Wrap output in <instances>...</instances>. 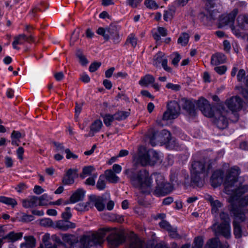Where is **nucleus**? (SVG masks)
Returning <instances> with one entry per match:
<instances>
[{
  "label": "nucleus",
  "instance_id": "nucleus-1",
  "mask_svg": "<svg viewBox=\"0 0 248 248\" xmlns=\"http://www.w3.org/2000/svg\"><path fill=\"white\" fill-rule=\"evenodd\" d=\"M240 173L239 167L234 166L231 168L228 172L224 182L225 192L231 195V202L234 205V202L238 200L243 194L248 191V185H238V176Z\"/></svg>",
  "mask_w": 248,
  "mask_h": 248
},
{
  "label": "nucleus",
  "instance_id": "nucleus-2",
  "mask_svg": "<svg viewBox=\"0 0 248 248\" xmlns=\"http://www.w3.org/2000/svg\"><path fill=\"white\" fill-rule=\"evenodd\" d=\"M124 173L130 180L131 184L142 193L149 194L151 192L153 179L148 170L145 169L137 170L130 169L125 170Z\"/></svg>",
  "mask_w": 248,
  "mask_h": 248
},
{
  "label": "nucleus",
  "instance_id": "nucleus-3",
  "mask_svg": "<svg viewBox=\"0 0 248 248\" xmlns=\"http://www.w3.org/2000/svg\"><path fill=\"white\" fill-rule=\"evenodd\" d=\"M182 102L183 109L190 115L193 116L195 114V105L196 104L204 116L209 118H212L215 116L216 107L211 105L204 98L201 97L197 101L183 98L182 99Z\"/></svg>",
  "mask_w": 248,
  "mask_h": 248
},
{
  "label": "nucleus",
  "instance_id": "nucleus-4",
  "mask_svg": "<svg viewBox=\"0 0 248 248\" xmlns=\"http://www.w3.org/2000/svg\"><path fill=\"white\" fill-rule=\"evenodd\" d=\"M102 230L104 231V232H103L104 235L102 238V243L104 242V238L107 233L108 232H110L107 237V241L108 245L110 248H117L125 241L126 237L124 233L116 228H101L96 233L101 232Z\"/></svg>",
  "mask_w": 248,
  "mask_h": 248
},
{
  "label": "nucleus",
  "instance_id": "nucleus-5",
  "mask_svg": "<svg viewBox=\"0 0 248 248\" xmlns=\"http://www.w3.org/2000/svg\"><path fill=\"white\" fill-rule=\"evenodd\" d=\"M103 230L100 233H93L92 235L82 236L79 241H78L71 245L72 248H92L96 245L102 244V238L104 235Z\"/></svg>",
  "mask_w": 248,
  "mask_h": 248
},
{
  "label": "nucleus",
  "instance_id": "nucleus-6",
  "mask_svg": "<svg viewBox=\"0 0 248 248\" xmlns=\"http://www.w3.org/2000/svg\"><path fill=\"white\" fill-rule=\"evenodd\" d=\"M206 2V13H201L199 18L205 26L211 27L216 23L217 11L215 8L217 0H204Z\"/></svg>",
  "mask_w": 248,
  "mask_h": 248
},
{
  "label": "nucleus",
  "instance_id": "nucleus-7",
  "mask_svg": "<svg viewBox=\"0 0 248 248\" xmlns=\"http://www.w3.org/2000/svg\"><path fill=\"white\" fill-rule=\"evenodd\" d=\"M205 163L200 161H195L191 164V182L197 186L201 187L203 185V181L201 177V174L204 173L205 176Z\"/></svg>",
  "mask_w": 248,
  "mask_h": 248
},
{
  "label": "nucleus",
  "instance_id": "nucleus-8",
  "mask_svg": "<svg viewBox=\"0 0 248 248\" xmlns=\"http://www.w3.org/2000/svg\"><path fill=\"white\" fill-rule=\"evenodd\" d=\"M243 107V101L240 97L237 96H232L226 100L224 103L218 102V110H222L224 113H229L228 110L231 111H238Z\"/></svg>",
  "mask_w": 248,
  "mask_h": 248
},
{
  "label": "nucleus",
  "instance_id": "nucleus-9",
  "mask_svg": "<svg viewBox=\"0 0 248 248\" xmlns=\"http://www.w3.org/2000/svg\"><path fill=\"white\" fill-rule=\"evenodd\" d=\"M155 177L156 186L153 194L157 196H164L170 193L173 190V187L170 183H166L164 177L160 173L154 174Z\"/></svg>",
  "mask_w": 248,
  "mask_h": 248
},
{
  "label": "nucleus",
  "instance_id": "nucleus-10",
  "mask_svg": "<svg viewBox=\"0 0 248 248\" xmlns=\"http://www.w3.org/2000/svg\"><path fill=\"white\" fill-rule=\"evenodd\" d=\"M205 177L211 175L210 183L214 187H217V162L216 159H210L205 163Z\"/></svg>",
  "mask_w": 248,
  "mask_h": 248
},
{
  "label": "nucleus",
  "instance_id": "nucleus-11",
  "mask_svg": "<svg viewBox=\"0 0 248 248\" xmlns=\"http://www.w3.org/2000/svg\"><path fill=\"white\" fill-rule=\"evenodd\" d=\"M180 107L176 101H171L167 104V109L164 112L162 120L168 121L176 118L180 114Z\"/></svg>",
  "mask_w": 248,
  "mask_h": 248
},
{
  "label": "nucleus",
  "instance_id": "nucleus-12",
  "mask_svg": "<svg viewBox=\"0 0 248 248\" xmlns=\"http://www.w3.org/2000/svg\"><path fill=\"white\" fill-rule=\"evenodd\" d=\"M217 221L215 220V222L211 229L214 232L215 237L210 239L206 243L205 248H217ZM195 248H202L203 240L201 237H197L194 240Z\"/></svg>",
  "mask_w": 248,
  "mask_h": 248
},
{
  "label": "nucleus",
  "instance_id": "nucleus-13",
  "mask_svg": "<svg viewBox=\"0 0 248 248\" xmlns=\"http://www.w3.org/2000/svg\"><path fill=\"white\" fill-rule=\"evenodd\" d=\"M221 223L218 225V233L221 234L225 237L228 238L231 236L230 219L228 214L221 213L220 214Z\"/></svg>",
  "mask_w": 248,
  "mask_h": 248
},
{
  "label": "nucleus",
  "instance_id": "nucleus-14",
  "mask_svg": "<svg viewBox=\"0 0 248 248\" xmlns=\"http://www.w3.org/2000/svg\"><path fill=\"white\" fill-rule=\"evenodd\" d=\"M110 198L109 193H105L102 196H97L95 195H91L89 196L91 208L94 206L99 211H103L105 208L104 202H106Z\"/></svg>",
  "mask_w": 248,
  "mask_h": 248
},
{
  "label": "nucleus",
  "instance_id": "nucleus-15",
  "mask_svg": "<svg viewBox=\"0 0 248 248\" xmlns=\"http://www.w3.org/2000/svg\"><path fill=\"white\" fill-rule=\"evenodd\" d=\"M188 245H183L181 248H189ZM125 248H147L145 242L138 237L131 238L129 244ZM154 248H169L166 245L162 243L157 244Z\"/></svg>",
  "mask_w": 248,
  "mask_h": 248
},
{
  "label": "nucleus",
  "instance_id": "nucleus-16",
  "mask_svg": "<svg viewBox=\"0 0 248 248\" xmlns=\"http://www.w3.org/2000/svg\"><path fill=\"white\" fill-rule=\"evenodd\" d=\"M246 211H247V210H246L245 212L243 211L242 212H241L239 213L238 210H235L234 216L235 217V219L233 221L232 224L233 226V233L236 238H240L242 236L241 227L239 222H238L236 219H238L241 222L244 221L245 220V214L246 213Z\"/></svg>",
  "mask_w": 248,
  "mask_h": 248
},
{
  "label": "nucleus",
  "instance_id": "nucleus-17",
  "mask_svg": "<svg viewBox=\"0 0 248 248\" xmlns=\"http://www.w3.org/2000/svg\"><path fill=\"white\" fill-rule=\"evenodd\" d=\"M153 64L158 67L161 64L163 69L168 72H171L172 69L168 66V60L164 57V53L162 52H158L154 57Z\"/></svg>",
  "mask_w": 248,
  "mask_h": 248
},
{
  "label": "nucleus",
  "instance_id": "nucleus-18",
  "mask_svg": "<svg viewBox=\"0 0 248 248\" xmlns=\"http://www.w3.org/2000/svg\"><path fill=\"white\" fill-rule=\"evenodd\" d=\"M237 14L238 10L234 9L231 13L222 15L219 19L218 28L223 27L230 23H233Z\"/></svg>",
  "mask_w": 248,
  "mask_h": 248
},
{
  "label": "nucleus",
  "instance_id": "nucleus-19",
  "mask_svg": "<svg viewBox=\"0 0 248 248\" xmlns=\"http://www.w3.org/2000/svg\"><path fill=\"white\" fill-rule=\"evenodd\" d=\"M137 161L142 166H146L147 165H153L150 159V155L149 152L145 150H139L138 154Z\"/></svg>",
  "mask_w": 248,
  "mask_h": 248
},
{
  "label": "nucleus",
  "instance_id": "nucleus-20",
  "mask_svg": "<svg viewBox=\"0 0 248 248\" xmlns=\"http://www.w3.org/2000/svg\"><path fill=\"white\" fill-rule=\"evenodd\" d=\"M78 176L76 170L69 169L62 179V183L65 185H69L74 183L75 178Z\"/></svg>",
  "mask_w": 248,
  "mask_h": 248
},
{
  "label": "nucleus",
  "instance_id": "nucleus-21",
  "mask_svg": "<svg viewBox=\"0 0 248 248\" xmlns=\"http://www.w3.org/2000/svg\"><path fill=\"white\" fill-rule=\"evenodd\" d=\"M222 110H218V113H219V116H218V128L224 129L228 126V121L227 119V115L228 113L222 112Z\"/></svg>",
  "mask_w": 248,
  "mask_h": 248
},
{
  "label": "nucleus",
  "instance_id": "nucleus-22",
  "mask_svg": "<svg viewBox=\"0 0 248 248\" xmlns=\"http://www.w3.org/2000/svg\"><path fill=\"white\" fill-rule=\"evenodd\" d=\"M103 124L100 120L94 121L90 126V131L88 134V136L93 137L95 133L100 130Z\"/></svg>",
  "mask_w": 248,
  "mask_h": 248
},
{
  "label": "nucleus",
  "instance_id": "nucleus-23",
  "mask_svg": "<svg viewBox=\"0 0 248 248\" xmlns=\"http://www.w3.org/2000/svg\"><path fill=\"white\" fill-rule=\"evenodd\" d=\"M14 40L17 41V42H18V45H22L25 42L28 43L33 42L34 41V39L32 34L27 36L25 34H20L15 36Z\"/></svg>",
  "mask_w": 248,
  "mask_h": 248
},
{
  "label": "nucleus",
  "instance_id": "nucleus-24",
  "mask_svg": "<svg viewBox=\"0 0 248 248\" xmlns=\"http://www.w3.org/2000/svg\"><path fill=\"white\" fill-rule=\"evenodd\" d=\"M22 205L25 208L36 207L37 204V197L31 196L27 199L22 200Z\"/></svg>",
  "mask_w": 248,
  "mask_h": 248
},
{
  "label": "nucleus",
  "instance_id": "nucleus-25",
  "mask_svg": "<svg viewBox=\"0 0 248 248\" xmlns=\"http://www.w3.org/2000/svg\"><path fill=\"white\" fill-rule=\"evenodd\" d=\"M56 227L62 231H66L69 229L75 228L76 224L67 220H59L56 223Z\"/></svg>",
  "mask_w": 248,
  "mask_h": 248
},
{
  "label": "nucleus",
  "instance_id": "nucleus-26",
  "mask_svg": "<svg viewBox=\"0 0 248 248\" xmlns=\"http://www.w3.org/2000/svg\"><path fill=\"white\" fill-rule=\"evenodd\" d=\"M238 26L244 30H248V15H239L237 18Z\"/></svg>",
  "mask_w": 248,
  "mask_h": 248
},
{
  "label": "nucleus",
  "instance_id": "nucleus-27",
  "mask_svg": "<svg viewBox=\"0 0 248 248\" xmlns=\"http://www.w3.org/2000/svg\"><path fill=\"white\" fill-rule=\"evenodd\" d=\"M85 191L82 189H78L70 197L71 202L75 203L83 199Z\"/></svg>",
  "mask_w": 248,
  "mask_h": 248
},
{
  "label": "nucleus",
  "instance_id": "nucleus-28",
  "mask_svg": "<svg viewBox=\"0 0 248 248\" xmlns=\"http://www.w3.org/2000/svg\"><path fill=\"white\" fill-rule=\"evenodd\" d=\"M105 178L109 183H116L119 180L117 176L111 170H107L105 172Z\"/></svg>",
  "mask_w": 248,
  "mask_h": 248
},
{
  "label": "nucleus",
  "instance_id": "nucleus-29",
  "mask_svg": "<svg viewBox=\"0 0 248 248\" xmlns=\"http://www.w3.org/2000/svg\"><path fill=\"white\" fill-rule=\"evenodd\" d=\"M24 239L26 242L21 244V248H33L35 246V239L33 236H26Z\"/></svg>",
  "mask_w": 248,
  "mask_h": 248
},
{
  "label": "nucleus",
  "instance_id": "nucleus-30",
  "mask_svg": "<svg viewBox=\"0 0 248 248\" xmlns=\"http://www.w3.org/2000/svg\"><path fill=\"white\" fill-rule=\"evenodd\" d=\"M204 199L209 202L212 207V213L214 215L215 217H216L217 215V201L214 200L212 196L208 194H206L204 195Z\"/></svg>",
  "mask_w": 248,
  "mask_h": 248
},
{
  "label": "nucleus",
  "instance_id": "nucleus-31",
  "mask_svg": "<svg viewBox=\"0 0 248 248\" xmlns=\"http://www.w3.org/2000/svg\"><path fill=\"white\" fill-rule=\"evenodd\" d=\"M155 81V78L152 75L147 74L141 78L139 81V84L141 86H147L149 84L153 83Z\"/></svg>",
  "mask_w": 248,
  "mask_h": 248
},
{
  "label": "nucleus",
  "instance_id": "nucleus-32",
  "mask_svg": "<svg viewBox=\"0 0 248 248\" xmlns=\"http://www.w3.org/2000/svg\"><path fill=\"white\" fill-rule=\"evenodd\" d=\"M0 202L11 206L13 208L17 204V202L15 199L5 196H0Z\"/></svg>",
  "mask_w": 248,
  "mask_h": 248
},
{
  "label": "nucleus",
  "instance_id": "nucleus-33",
  "mask_svg": "<svg viewBox=\"0 0 248 248\" xmlns=\"http://www.w3.org/2000/svg\"><path fill=\"white\" fill-rule=\"evenodd\" d=\"M23 136H22V134L20 132L14 130L11 135L12 139V144L13 145L18 146V142L19 141V140Z\"/></svg>",
  "mask_w": 248,
  "mask_h": 248
},
{
  "label": "nucleus",
  "instance_id": "nucleus-34",
  "mask_svg": "<svg viewBox=\"0 0 248 248\" xmlns=\"http://www.w3.org/2000/svg\"><path fill=\"white\" fill-rule=\"evenodd\" d=\"M189 35L186 32H183L179 36L177 43L182 46H186L188 43Z\"/></svg>",
  "mask_w": 248,
  "mask_h": 248
},
{
  "label": "nucleus",
  "instance_id": "nucleus-35",
  "mask_svg": "<svg viewBox=\"0 0 248 248\" xmlns=\"http://www.w3.org/2000/svg\"><path fill=\"white\" fill-rule=\"evenodd\" d=\"M137 38L133 33H130L127 37L124 45L130 44L131 46L135 48L137 45Z\"/></svg>",
  "mask_w": 248,
  "mask_h": 248
},
{
  "label": "nucleus",
  "instance_id": "nucleus-36",
  "mask_svg": "<svg viewBox=\"0 0 248 248\" xmlns=\"http://www.w3.org/2000/svg\"><path fill=\"white\" fill-rule=\"evenodd\" d=\"M22 232L16 233L14 232H11L7 235L6 238L12 242H15L19 239H20L22 238Z\"/></svg>",
  "mask_w": 248,
  "mask_h": 248
},
{
  "label": "nucleus",
  "instance_id": "nucleus-37",
  "mask_svg": "<svg viewBox=\"0 0 248 248\" xmlns=\"http://www.w3.org/2000/svg\"><path fill=\"white\" fill-rule=\"evenodd\" d=\"M49 197L47 194H44L39 197H37V204L40 206H44L48 204Z\"/></svg>",
  "mask_w": 248,
  "mask_h": 248
},
{
  "label": "nucleus",
  "instance_id": "nucleus-38",
  "mask_svg": "<svg viewBox=\"0 0 248 248\" xmlns=\"http://www.w3.org/2000/svg\"><path fill=\"white\" fill-rule=\"evenodd\" d=\"M94 170V168L92 166L84 167L82 170V172L80 174V177L82 179L85 178L87 176L90 175Z\"/></svg>",
  "mask_w": 248,
  "mask_h": 248
},
{
  "label": "nucleus",
  "instance_id": "nucleus-39",
  "mask_svg": "<svg viewBox=\"0 0 248 248\" xmlns=\"http://www.w3.org/2000/svg\"><path fill=\"white\" fill-rule=\"evenodd\" d=\"M90 201L86 203H80L76 205L75 209L78 211H85L91 208Z\"/></svg>",
  "mask_w": 248,
  "mask_h": 248
},
{
  "label": "nucleus",
  "instance_id": "nucleus-40",
  "mask_svg": "<svg viewBox=\"0 0 248 248\" xmlns=\"http://www.w3.org/2000/svg\"><path fill=\"white\" fill-rule=\"evenodd\" d=\"M129 115V113L127 111H118L113 114L114 119L117 121H122L125 119Z\"/></svg>",
  "mask_w": 248,
  "mask_h": 248
},
{
  "label": "nucleus",
  "instance_id": "nucleus-41",
  "mask_svg": "<svg viewBox=\"0 0 248 248\" xmlns=\"http://www.w3.org/2000/svg\"><path fill=\"white\" fill-rule=\"evenodd\" d=\"M175 12V8L174 6H172L171 8L167 11H165L163 15L164 20L166 21H168L169 19H170L172 17L173 14Z\"/></svg>",
  "mask_w": 248,
  "mask_h": 248
},
{
  "label": "nucleus",
  "instance_id": "nucleus-42",
  "mask_svg": "<svg viewBox=\"0 0 248 248\" xmlns=\"http://www.w3.org/2000/svg\"><path fill=\"white\" fill-rule=\"evenodd\" d=\"M106 182L105 181V176L100 175L96 184V187L99 190H103L106 187Z\"/></svg>",
  "mask_w": 248,
  "mask_h": 248
},
{
  "label": "nucleus",
  "instance_id": "nucleus-43",
  "mask_svg": "<svg viewBox=\"0 0 248 248\" xmlns=\"http://www.w3.org/2000/svg\"><path fill=\"white\" fill-rule=\"evenodd\" d=\"M49 239V234H45L43 237V241L45 243V248H58L57 246L55 244L47 243V241ZM38 248H44L42 245H41Z\"/></svg>",
  "mask_w": 248,
  "mask_h": 248
},
{
  "label": "nucleus",
  "instance_id": "nucleus-44",
  "mask_svg": "<svg viewBox=\"0 0 248 248\" xmlns=\"http://www.w3.org/2000/svg\"><path fill=\"white\" fill-rule=\"evenodd\" d=\"M239 198V197H238V200L237 201H238V206L239 207H245L248 205V195H246L241 198ZM235 202H236V201ZM234 203H235V202H234ZM235 205V204H234V205H232L234 207Z\"/></svg>",
  "mask_w": 248,
  "mask_h": 248
},
{
  "label": "nucleus",
  "instance_id": "nucleus-45",
  "mask_svg": "<svg viewBox=\"0 0 248 248\" xmlns=\"http://www.w3.org/2000/svg\"><path fill=\"white\" fill-rule=\"evenodd\" d=\"M76 56L78 58L79 62L83 66L86 65L88 63L87 59L80 50H78L76 53Z\"/></svg>",
  "mask_w": 248,
  "mask_h": 248
},
{
  "label": "nucleus",
  "instance_id": "nucleus-46",
  "mask_svg": "<svg viewBox=\"0 0 248 248\" xmlns=\"http://www.w3.org/2000/svg\"><path fill=\"white\" fill-rule=\"evenodd\" d=\"M114 120H115V119L113 115L107 114L103 116L104 123L108 127L111 125V123Z\"/></svg>",
  "mask_w": 248,
  "mask_h": 248
},
{
  "label": "nucleus",
  "instance_id": "nucleus-47",
  "mask_svg": "<svg viewBox=\"0 0 248 248\" xmlns=\"http://www.w3.org/2000/svg\"><path fill=\"white\" fill-rule=\"evenodd\" d=\"M144 4L148 8L150 9L156 10L159 7L157 4L154 0H145Z\"/></svg>",
  "mask_w": 248,
  "mask_h": 248
},
{
  "label": "nucleus",
  "instance_id": "nucleus-48",
  "mask_svg": "<svg viewBox=\"0 0 248 248\" xmlns=\"http://www.w3.org/2000/svg\"><path fill=\"white\" fill-rule=\"evenodd\" d=\"M227 116H229V118L230 119V120L233 123L237 122L239 119V115L238 113V111H231V112H230L229 111V113L227 115Z\"/></svg>",
  "mask_w": 248,
  "mask_h": 248
},
{
  "label": "nucleus",
  "instance_id": "nucleus-49",
  "mask_svg": "<svg viewBox=\"0 0 248 248\" xmlns=\"http://www.w3.org/2000/svg\"><path fill=\"white\" fill-rule=\"evenodd\" d=\"M173 57L172 59L171 63L174 66H177L178 63L181 59L180 55L178 52H175L171 55Z\"/></svg>",
  "mask_w": 248,
  "mask_h": 248
},
{
  "label": "nucleus",
  "instance_id": "nucleus-50",
  "mask_svg": "<svg viewBox=\"0 0 248 248\" xmlns=\"http://www.w3.org/2000/svg\"><path fill=\"white\" fill-rule=\"evenodd\" d=\"M246 72L244 69L239 70L237 75V79L239 82H244L246 79Z\"/></svg>",
  "mask_w": 248,
  "mask_h": 248
},
{
  "label": "nucleus",
  "instance_id": "nucleus-51",
  "mask_svg": "<svg viewBox=\"0 0 248 248\" xmlns=\"http://www.w3.org/2000/svg\"><path fill=\"white\" fill-rule=\"evenodd\" d=\"M159 225L160 228L166 230L168 232L170 231V229L172 228L170 224L165 220H162L160 222H159Z\"/></svg>",
  "mask_w": 248,
  "mask_h": 248
},
{
  "label": "nucleus",
  "instance_id": "nucleus-52",
  "mask_svg": "<svg viewBox=\"0 0 248 248\" xmlns=\"http://www.w3.org/2000/svg\"><path fill=\"white\" fill-rule=\"evenodd\" d=\"M55 147H56L55 152L63 153L65 151L64 147L63 146L62 143L54 141L53 142Z\"/></svg>",
  "mask_w": 248,
  "mask_h": 248
},
{
  "label": "nucleus",
  "instance_id": "nucleus-53",
  "mask_svg": "<svg viewBox=\"0 0 248 248\" xmlns=\"http://www.w3.org/2000/svg\"><path fill=\"white\" fill-rule=\"evenodd\" d=\"M142 0H126V4L132 8H136Z\"/></svg>",
  "mask_w": 248,
  "mask_h": 248
},
{
  "label": "nucleus",
  "instance_id": "nucleus-54",
  "mask_svg": "<svg viewBox=\"0 0 248 248\" xmlns=\"http://www.w3.org/2000/svg\"><path fill=\"white\" fill-rule=\"evenodd\" d=\"M162 134L165 135H167V141L168 143V145L171 148L175 149V145H174L173 146H172L171 145L172 140L170 139V133L169 131H168L167 130H162Z\"/></svg>",
  "mask_w": 248,
  "mask_h": 248
},
{
  "label": "nucleus",
  "instance_id": "nucleus-55",
  "mask_svg": "<svg viewBox=\"0 0 248 248\" xmlns=\"http://www.w3.org/2000/svg\"><path fill=\"white\" fill-rule=\"evenodd\" d=\"M70 208L67 207L65 208V211L62 214V217L64 220H67L70 219L72 216V214L70 212Z\"/></svg>",
  "mask_w": 248,
  "mask_h": 248
},
{
  "label": "nucleus",
  "instance_id": "nucleus-56",
  "mask_svg": "<svg viewBox=\"0 0 248 248\" xmlns=\"http://www.w3.org/2000/svg\"><path fill=\"white\" fill-rule=\"evenodd\" d=\"M101 65L100 62H94L91 64L89 70L91 72H94L97 70Z\"/></svg>",
  "mask_w": 248,
  "mask_h": 248
},
{
  "label": "nucleus",
  "instance_id": "nucleus-57",
  "mask_svg": "<svg viewBox=\"0 0 248 248\" xmlns=\"http://www.w3.org/2000/svg\"><path fill=\"white\" fill-rule=\"evenodd\" d=\"M40 223L44 226L50 227L53 225V221L48 218H44L41 220Z\"/></svg>",
  "mask_w": 248,
  "mask_h": 248
},
{
  "label": "nucleus",
  "instance_id": "nucleus-58",
  "mask_svg": "<svg viewBox=\"0 0 248 248\" xmlns=\"http://www.w3.org/2000/svg\"><path fill=\"white\" fill-rule=\"evenodd\" d=\"M97 177V174H94L93 176L88 178L85 183L87 185L94 186L95 185V179Z\"/></svg>",
  "mask_w": 248,
  "mask_h": 248
},
{
  "label": "nucleus",
  "instance_id": "nucleus-59",
  "mask_svg": "<svg viewBox=\"0 0 248 248\" xmlns=\"http://www.w3.org/2000/svg\"><path fill=\"white\" fill-rule=\"evenodd\" d=\"M166 87L168 89H170L175 91H178L181 89L180 85L178 84H173L171 83H167L166 85Z\"/></svg>",
  "mask_w": 248,
  "mask_h": 248
},
{
  "label": "nucleus",
  "instance_id": "nucleus-60",
  "mask_svg": "<svg viewBox=\"0 0 248 248\" xmlns=\"http://www.w3.org/2000/svg\"><path fill=\"white\" fill-rule=\"evenodd\" d=\"M62 240L70 244V246L72 244H74L75 242H73L71 239V235L68 234H64L62 236Z\"/></svg>",
  "mask_w": 248,
  "mask_h": 248
},
{
  "label": "nucleus",
  "instance_id": "nucleus-61",
  "mask_svg": "<svg viewBox=\"0 0 248 248\" xmlns=\"http://www.w3.org/2000/svg\"><path fill=\"white\" fill-rule=\"evenodd\" d=\"M211 64L212 66H214V69L216 72H217V54H214L212 55L211 60Z\"/></svg>",
  "mask_w": 248,
  "mask_h": 248
},
{
  "label": "nucleus",
  "instance_id": "nucleus-62",
  "mask_svg": "<svg viewBox=\"0 0 248 248\" xmlns=\"http://www.w3.org/2000/svg\"><path fill=\"white\" fill-rule=\"evenodd\" d=\"M236 89L241 92V93L244 98L248 100V91L243 87H236Z\"/></svg>",
  "mask_w": 248,
  "mask_h": 248
},
{
  "label": "nucleus",
  "instance_id": "nucleus-63",
  "mask_svg": "<svg viewBox=\"0 0 248 248\" xmlns=\"http://www.w3.org/2000/svg\"><path fill=\"white\" fill-rule=\"evenodd\" d=\"M149 153L150 156H152L153 162H155L159 160V155L156 151L152 150L149 151Z\"/></svg>",
  "mask_w": 248,
  "mask_h": 248
},
{
  "label": "nucleus",
  "instance_id": "nucleus-64",
  "mask_svg": "<svg viewBox=\"0 0 248 248\" xmlns=\"http://www.w3.org/2000/svg\"><path fill=\"white\" fill-rule=\"evenodd\" d=\"M65 152L66 154V157L67 159H70L71 158L77 159L78 157L77 155L72 153L69 149H66L65 150Z\"/></svg>",
  "mask_w": 248,
  "mask_h": 248
}]
</instances>
